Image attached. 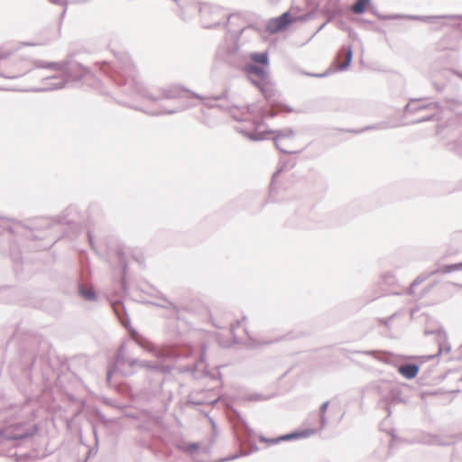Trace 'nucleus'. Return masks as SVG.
<instances>
[{
    "mask_svg": "<svg viewBox=\"0 0 462 462\" xmlns=\"http://www.w3.org/2000/svg\"><path fill=\"white\" fill-rule=\"evenodd\" d=\"M29 70L28 62L22 58L0 51V76L5 79H16Z\"/></svg>",
    "mask_w": 462,
    "mask_h": 462,
    "instance_id": "obj_1",
    "label": "nucleus"
},
{
    "mask_svg": "<svg viewBox=\"0 0 462 462\" xmlns=\"http://www.w3.org/2000/svg\"><path fill=\"white\" fill-rule=\"evenodd\" d=\"M297 19L293 18L290 13H284L279 17L271 19L266 24V30L270 33H275L284 30L289 24L295 22Z\"/></svg>",
    "mask_w": 462,
    "mask_h": 462,
    "instance_id": "obj_2",
    "label": "nucleus"
},
{
    "mask_svg": "<svg viewBox=\"0 0 462 462\" xmlns=\"http://www.w3.org/2000/svg\"><path fill=\"white\" fill-rule=\"evenodd\" d=\"M253 83L258 88L266 99L270 100L274 97L275 89L266 79L262 81L253 80Z\"/></svg>",
    "mask_w": 462,
    "mask_h": 462,
    "instance_id": "obj_3",
    "label": "nucleus"
},
{
    "mask_svg": "<svg viewBox=\"0 0 462 462\" xmlns=\"http://www.w3.org/2000/svg\"><path fill=\"white\" fill-rule=\"evenodd\" d=\"M398 371L402 376L408 379H412L418 374L419 368L415 365H401L398 368Z\"/></svg>",
    "mask_w": 462,
    "mask_h": 462,
    "instance_id": "obj_4",
    "label": "nucleus"
},
{
    "mask_svg": "<svg viewBox=\"0 0 462 462\" xmlns=\"http://www.w3.org/2000/svg\"><path fill=\"white\" fill-rule=\"evenodd\" d=\"M245 71L249 74L257 76L261 81L266 79L267 73L264 69L255 65L248 64L245 68Z\"/></svg>",
    "mask_w": 462,
    "mask_h": 462,
    "instance_id": "obj_5",
    "label": "nucleus"
},
{
    "mask_svg": "<svg viewBox=\"0 0 462 462\" xmlns=\"http://www.w3.org/2000/svg\"><path fill=\"white\" fill-rule=\"evenodd\" d=\"M312 433H313V431L310 432V434H312ZM308 435H309V433L296 432V433L287 434V435H283V436H282L280 438L271 439V440H269V442L273 443V444H275V443H278V442L282 441V440L294 439H298V438H300V437H306Z\"/></svg>",
    "mask_w": 462,
    "mask_h": 462,
    "instance_id": "obj_6",
    "label": "nucleus"
},
{
    "mask_svg": "<svg viewBox=\"0 0 462 462\" xmlns=\"http://www.w3.org/2000/svg\"><path fill=\"white\" fill-rule=\"evenodd\" d=\"M277 136L276 132L270 130L265 132H255L250 136V138L254 141H259L267 138H276Z\"/></svg>",
    "mask_w": 462,
    "mask_h": 462,
    "instance_id": "obj_7",
    "label": "nucleus"
},
{
    "mask_svg": "<svg viewBox=\"0 0 462 462\" xmlns=\"http://www.w3.org/2000/svg\"><path fill=\"white\" fill-rule=\"evenodd\" d=\"M250 59L259 64H263L264 66L268 65V54L264 53H252L250 54Z\"/></svg>",
    "mask_w": 462,
    "mask_h": 462,
    "instance_id": "obj_8",
    "label": "nucleus"
},
{
    "mask_svg": "<svg viewBox=\"0 0 462 462\" xmlns=\"http://www.w3.org/2000/svg\"><path fill=\"white\" fill-rule=\"evenodd\" d=\"M370 0H357L356 3L353 5L352 10L356 14H362L365 11Z\"/></svg>",
    "mask_w": 462,
    "mask_h": 462,
    "instance_id": "obj_9",
    "label": "nucleus"
},
{
    "mask_svg": "<svg viewBox=\"0 0 462 462\" xmlns=\"http://www.w3.org/2000/svg\"><path fill=\"white\" fill-rule=\"evenodd\" d=\"M351 60H352V51H351V50L348 48V49L346 51L345 58H344V61L339 65L340 69H346V68L350 64Z\"/></svg>",
    "mask_w": 462,
    "mask_h": 462,
    "instance_id": "obj_10",
    "label": "nucleus"
},
{
    "mask_svg": "<svg viewBox=\"0 0 462 462\" xmlns=\"http://www.w3.org/2000/svg\"><path fill=\"white\" fill-rule=\"evenodd\" d=\"M80 293L87 300L95 299V293H94L93 290L90 288H81Z\"/></svg>",
    "mask_w": 462,
    "mask_h": 462,
    "instance_id": "obj_11",
    "label": "nucleus"
},
{
    "mask_svg": "<svg viewBox=\"0 0 462 462\" xmlns=\"http://www.w3.org/2000/svg\"><path fill=\"white\" fill-rule=\"evenodd\" d=\"M32 431H23L22 433L8 435L7 438L10 439H22L32 436Z\"/></svg>",
    "mask_w": 462,
    "mask_h": 462,
    "instance_id": "obj_12",
    "label": "nucleus"
},
{
    "mask_svg": "<svg viewBox=\"0 0 462 462\" xmlns=\"http://www.w3.org/2000/svg\"><path fill=\"white\" fill-rule=\"evenodd\" d=\"M461 268H462V263L445 267L446 272H451V271H455V270H459Z\"/></svg>",
    "mask_w": 462,
    "mask_h": 462,
    "instance_id": "obj_13",
    "label": "nucleus"
},
{
    "mask_svg": "<svg viewBox=\"0 0 462 462\" xmlns=\"http://www.w3.org/2000/svg\"><path fill=\"white\" fill-rule=\"evenodd\" d=\"M199 448V444L193 443L189 446V450H197Z\"/></svg>",
    "mask_w": 462,
    "mask_h": 462,
    "instance_id": "obj_14",
    "label": "nucleus"
},
{
    "mask_svg": "<svg viewBox=\"0 0 462 462\" xmlns=\"http://www.w3.org/2000/svg\"><path fill=\"white\" fill-rule=\"evenodd\" d=\"M327 405H328L327 403H324V404L322 405V409H323V411H325V410L327 409Z\"/></svg>",
    "mask_w": 462,
    "mask_h": 462,
    "instance_id": "obj_15",
    "label": "nucleus"
}]
</instances>
